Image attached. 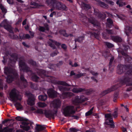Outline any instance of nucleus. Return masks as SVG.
<instances>
[{
	"mask_svg": "<svg viewBox=\"0 0 132 132\" xmlns=\"http://www.w3.org/2000/svg\"><path fill=\"white\" fill-rule=\"evenodd\" d=\"M125 84H126L127 86H132V77L128 76H125L120 80L119 83L113 86L111 88H109L102 92L100 94V95L101 96H103Z\"/></svg>",
	"mask_w": 132,
	"mask_h": 132,
	"instance_id": "1",
	"label": "nucleus"
},
{
	"mask_svg": "<svg viewBox=\"0 0 132 132\" xmlns=\"http://www.w3.org/2000/svg\"><path fill=\"white\" fill-rule=\"evenodd\" d=\"M4 72L7 75L6 78V82L8 83H11L14 79H16L18 78L17 71L11 68L5 67Z\"/></svg>",
	"mask_w": 132,
	"mask_h": 132,
	"instance_id": "2",
	"label": "nucleus"
},
{
	"mask_svg": "<svg viewBox=\"0 0 132 132\" xmlns=\"http://www.w3.org/2000/svg\"><path fill=\"white\" fill-rule=\"evenodd\" d=\"M10 100L13 102H16L17 101H21L22 96L19 94V92L15 88H13L9 93Z\"/></svg>",
	"mask_w": 132,
	"mask_h": 132,
	"instance_id": "3",
	"label": "nucleus"
},
{
	"mask_svg": "<svg viewBox=\"0 0 132 132\" xmlns=\"http://www.w3.org/2000/svg\"><path fill=\"white\" fill-rule=\"evenodd\" d=\"M61 111L65 117H71L76 119L79 118L77 116L73 115L75 113V111L72 109V108H62Z\"/></svg>",
	"mask_w": 132,
	"mask_h": 132,
	"instance_id": "4",
	"label": "nucleus"
},
{
	"mask_svg": "<svg viewBox=\"0 0 132 132\" xmlns=\"http://www.w3.org/2000/svg\"><path fill=\"white\" fill-rule=\"evenodd\" d=\"M15 119L18 121H22L21 122L22 125H20V127L23 130L27 131L30 129V127L28 126L30 122L28 121L27 119L20 116L16 117Z\"/></svg>",
	"mask_w": 132,
	"mask_h": 132,
	"instance_id": "5",
	"label": "nucleus"
},
{
	"mask_svg": "<svg viewBox=\"0 0 132 132\" xmlns=\"http://www.w3.org/2000/svg\"><path fill=\"white\" fill-rule=\"evenodd\" d=\"M19 65L20 71L28 72H31V70L25 62L22 60H20L19 61Z\"/></svg>",
	"mask_w": 132,
	"mask_h": 132,
	"instance_id": "6",
	"label": "nucleus"
},
{
	"mask_svg": "<svg viewBox=\"0 0 132 132\" xmlns=\"http://www.w3.org/2000/svg\"><path fill=\"white\" fill-rule=\"evenodd\" d=\"M57 112V108H53L50 109L45 110L44 114L46 117L48 118L56 116Z\"/></svg>",
	"mask_w": 132,
	"mask_h": 132,
	"instance_id": "7",
	"label": "nucleus"
},
{
	"mask_svg": "<svg viewBox=\"0 0 132 132\" xmlns=\"http://www.w3.org/2000/svg\"><path fill=\"white\" fill-rule=\"evenodd\" d=\"M88 100L87 97L83 95H81L80 97L78 96H76L75 99L72 101L73 103L75 105H79L80 103L87 101Z\"/></svg>",
	"mask_w": 132,
	"mask_h": 132,
	"instance_id": "8",
	"label": "nucleus"
},
{
	"mask_svg": "<svg viewBox=\"0 0 132 132\" xmlns=\"http://www.w3.org/2000/svg\"><path fill=\"white\" fill-rule=\"evenodd\" d=\"M72 91L75 93H78L82 92H84L87 95H89L94 92L92 89L90 88L88 89H85V88H73Z\"/></svg>",
	"mask_w": 132,
	"mask_h": 132,
	"instance_id": "9",
	"label": "nucleus"
},
{
	"mask_svg": "<svg viewBox=\"0 0 132 132\" xmlns=\"http://www.w3.org/2000/svg\"><path fill=\"white\" fill-rule=\"evenodd\" d=\"M130 68L129 65H123L119 64L117 67V73L119 74H121L123 73L126 70Z\"/></svg>",
	"mask_w": 132,
	"mask_h": 132,
	"instance_id": "10",
	"label": "nucleus"
},
{
	"mask_svg": "<svg viewBox=\"0 0 132 132\" xmlns=\"http://www.w3.org/2000/svg\"><path fill=\"white\" fill-rule=\"evenodd\" d=\"M57 0H47L46 2L49 5L53 7H55L58 9L62 4V3L57 1Z\"/></svg>",
	"mask_w": 132,
	"mask_h": 132,
	"instance_id": "11",
	"label": "nucleus"
},
{
	"mask_svg": "<svg viewBox=\"0 0 132 132\" xmlns=\"http://www.w3.org/2000/svg\"><path fill=\"white\" fill-rule=\"evenodd\" d=\"M36 71L38 74L42 78L49 77L48 75V72L44 70L37 69L36 70Z\"/></svg>",
	"mask_w": 132,
	"mask_h": 132,
	"instance_id": "12",
	"label": "nucleus"
},
{
	"mask_svg": "<svg viewBox=\"0 0 132 132\" xmlns=\"http://www.w3.org/2000/svg\"><path fill=\"white\" fill-rule=\"evenodd\" d=\"M27 110L25 111L26 113H31L33 112L34 113H36L40 114H44V110L40 108H38L36 110L35 108H27Z\"/></svg>",
	"mask_w": 132,
	"mask_h": 132,
	"instance_id": "13",
	"label": "nucleus"
},
{
	"mask_svg": "<svg viewBox=\"0 0 132 132\" xmlns=\"http://www.w3.org/2000/svg\"><path fill=\"white\" fill-rule=\"evenodd\" d=\"M11 58L9 59L8 62L9 64L12 66L14 64L17 60L18 55L17 53H14L11 55Z\"/></svg>",
	"mask_w": 132,
	"mask_h": 132,
	"instance_id": "14",
	"label": "nucleus"
},
{
	"mask_svg": "<svg viewBox=\"0 0 132 132\" xmlns=\"http://www.w3.org/2000/svg\"><path fill=\"white\" fill-rule=\"evenodd\" d=\"M94 14L98 18L101 19H105L106 17V15L104 13H102L97 9H94Z\"/></svg>",
	"mask_w": 132,
	"mask_h": 132,
	"instance_id": "15",
	"label": "nucleus"
},
{
	"mask_svg": "<svg viewBox=\"0 0 132 132\" xmlns=\"http://www.w3.org/2000/svg\"><path fill=\"white\" fill-rule=\"evenodd\" d=\"M47 94L49 97L54 98L57 97L58 93L53 89L50 88L48 89Z\"/></svg>",
	"mask_w": 132,
	"mask_h": 132,
	"instance_id": "16",
	"label": "nucleus"
},
{
	"mask_svg": "<svg viewBox=\"0 0 132 132\" xmlns=\"http://www.w3.org/2000/svg\"><path fill=\"white\" fill-rule=\"evenodd\" d=\"M35 98L34 95L30 94L29 96L28 100L27 101V104L31 106L35 104Z\"/></svg>",
	"mask_w": 132,
	"mask_h": 132,
	"instance_id": "17",
	"label": "nucleus"
},
{
	"mask_svg": "<svg viewBox=\"0 0 132 132\" xmlns=\"http://www.w3.org/2000/svg\"><path fill=\"white\" fill-rule=\"evenodd\" d=\"M129 48V46L128 45H124L123 46V50H119L118 52L119 53H120L122 55L125 56H127L128 55L127 53V51Z\"/></svg>",
	"mask_w": 132,
	"mask_h": 132,
	"instance_id": "18",
	"label": "nucleus"
},
{
	"mask_svg": "<svg viewBox=\"0 0 132 132\" xmlns=\"http://www.w3.org/2000/svg\"><path fill=\"white\" fill-rule=\"evenodd\" d=\"M49 40L51 42H48V43L49 45L53 49H55L56 48V47L55 45L52 43H54L55 45L57 46H59L61 45V43L59 42L54 40H53L51 39H49Z\"/></svg>",
	"mask_w": 132,
	"mask_h": 132,
	"instance_id": "19",
	"label": "nucleus"
},
{
	"mask_svg": "<svg viewBox=\"0 0 132 132\" xmlns=\"http://www.w3.org/2000/svg\"><path fill=\"white\" fill-rule=\"evenodd\" d=\"M20 79L21 82L22 84L24 87L26 88L28 85V82L27 80L25 78L23 73H20Z\"/></svg>",
	"mask_w": 132,
	"mask_h": 132,
	"instance_id": "20",
	"label": "nucleus"
},
{
	"mask_svg": "<svg viewBox=\"0 0 132 132\" xmlns=\"http://www.w3.org/2000/svg\"><path fill=\"white\" fill-rule=\"evenodd\" d=\"M52 82L55 84L60 85L66 87L71 86V85L67 83L65 81H62L53 80Z\"/></svg>",
	"mask_w": 132,
	"mask_h": 132,
	"instance_id": "21",
	"label": "nucleus"
},
{
	"mask_svg": "<svg viewBox=\"0 0 132 132\" xmlns=\"http://www.w3.org/2000/svg\"><path fill=\"white\" fill-rule=\"evenodd\" d=\"M38 2H39L38 0H32L30 2V5L34 6H31V8L34 9L42 6Z\"/></svg>",
	"mask_w": 132,
	"mask_h": 132,
	"instance_id": "22",
	"label": "nucleus"
},
{
	"mask_svg": "<svg viewBox=\"0 0 132 132\" xmlns=\"http://www.w3.org/2000/svg\"><path fill=\"white\" fill-rule=\"evenodd\" d=\"M53 107H60L61 104V102L59 99H56L53 100L51 103Z\"/></svg>",
	"mask_w": 132,
	"mask_h": 132,
	"instance_id": "23",
	"label": "nucleus"
},
{
	"mask_svg": "<svg viewBox=\"0 0 132 132\" xmlns=\"http://www.w3.org/2000/svg\"><path fill=\"white\" fill-rule=\"evenodd\" d=\"M73 94L71 92H65L62 93L60 97L63 99H65L68 97H70L72 96Z\"/></svg>",
	"mask_w": 132,
	"mask_h": 132,
	"instance_id": "24",
	"label": "nucleus"
},
{
	"mask_svg": "<svg viewBox=\"0 0 132 132\" xmlns=\"http://www.w3.org/2000/svg\"><path fill=\"white\" fill-rule=\"evenodd\" d=\"M89 22L93 24L94 26H98L99 23L98 21L93 18L91 17L88 19Z\"/></svg>",
	"mask_w": 132,
	"mask_h": 132,
	"instance_id": "25",
	"label": "nucleus"
},
{
	"mask_svg": "<svg viewBox=\"0 0 132 132\" xmlns=\"http://www.w3.org/2000/svg\"><path fill=\"white\" fill-rule=\"evenodd\" d=\"M111 38L113 41L116 42H120L122 41L121 38L117 36H111Z\"/></svg>",
	"mask_w": 132,
	"mask_h": 132,
	"instance_id": "26",
	"label": "nucleus"
},
{
	"mask_svg": "<svg viewBox=\"0 0 132 132\" xmlns=\"http://www.w3.org/2000/svg\"><path fill=\"white\" fill-rule=\"evenodd\" d=\"M125 32L127 35L129 36L130 34H132V27L127 26L125 28Z\"/></svg>",
	"mask_w": 132,
	"mask_h": 132,
	"instance_id": "27",
	"label": "nucleus"
},
{
	"mask_svg": "<svg viewBox=\"0 0 132 132\" xmlns=\"http://www.w3.org/2000/svg\"><path fill=\"white\" fill-rule=\"evenodd\" d=\"M58 88L59 90L62 93L65 92V91H69L70 89V88L65 87L61 86H59Z\"/></svg>",
	"mask_w": 132,
	"mask_h": 132,
	"instance_id": "28",
	"label": "nucleus"
},
{
	"mask_svg": "<svg viewBox=\"0 0 132 132\" xmlns=\"http://www.w3.org/2000/svg\"><path fill=\"white\" fill-rule=\"evenodd\" d=\"M4 28L10 33L13 34H14L12 28L10 25L7 24Z\"/></svg>",
	"mask_w": 132,
	"mask_h": 132,
	"instance_id": "29",
	"label": "nucleus"
},
{
	"mask_svg": "<svg viewBox=\"0 0 132 132\" xmlns=\"http://www.w3.org/2000/svg\"><path fill=\"white\" fill-rule=\"evenodd\" d=\"M28 63L32 66L35 67H37L38 66L36 62L34 61L32 59H29L28 60Z\"/></svg>",
	"mask_w": 132,
	"mask_h": 132,
	"instance_id": "30",
	"label": "nucleus"
},
{
	"mask_svg": "<svg viewBox=\"0 0 132 132\" xmlns=\"http://www.w3.org/2000/svg\"><path fill=\"white\" fill-rule=\"evenodd\" d=\"M87 34L90 35L91 37H94L97 39L99 35L98 34L95 32L88 31L87 32Z\"/></svg>",
	"mask_w": 132,
	"mask_h": 132,
	"instance_id": "31",
	"label": "nucleus"
},
{
	"mask_svg": "<svg viewBox=\"0 0 132 132\" xmlns=\"http://www.w3.org/2000/svg\"><path fill=\"white\" fill-rule=\"evenodd\" d=\"M38 98L39 100L42 101H45L47 98V96L46 95H41L38 96Z\"/></svg>",
	"mask_w": 132,
	"mask_h": 132,
	"instance_id": "32",
	"label": "nucleus"
},
{
	"mask_svg": "<svg viewBox=\"0 0 132 132\" xmlns=\"http://www.w3.org/2000/svg\"><path fill=\"white\" fill-rule=\"evenodd\" d=\"M109 123L107 122H105V123L106 124L110 125L111 128H114L115 126L113 120L112 119L109 120Z\"/></svg>",
	"mask_w": 132,
	"mask_h": 132,
	"instance_id": "33",
	"label": "nucleus"
},
{
	"mask_svg": "<svg viewBox=\"0 0 132 132\" xmlns=\"http://www.w3.org/2000/svg\"><path fill=\"white\" fill-rule=\"evenodd\" d=\"M102 55L105 58H108L110 56L109 52L108 51H103L102 53Z\"/></svg>",
	"mask_w": 132,
	"mask_h": 132,
	"instance_id": "34",
	"label": "nucleus"
},
{
	"mask_svg": "<svg viewBox=\"0 0 132 132\" xmlns=\"http://www.w3.org/2000/svg\"><path fill=\"white\" fill-rule=\"evenodd\" d=\"M119 93L118 92H115L114 94L113 101L114 102H116L118 98Z\"/></svg>",
	"mask_w": 132,
	"mask_h": 132,
	"instance_id": "35",
	"label": "nucleus"
},
{
	"mask_svg": "<svg viewBox=\"0 0 132 132\" xmlns=\"http://www.w3.org/2000/svg\"><path fill=\"white\" fill-rule=\"evenodd\" d=\"M82 6L86 10H88L91 8V6L90 5L88 4H86L84 2H82Z\"/></svg>",
	"mask_w": 132,
	"mask_h": 132,
	"instance_id": "36",
	"label": "nucleus"
},
{
	"mask_svg": "<svg viewBox=\"0 0 132 132\" xmlns=\"http://www.w3.org/2000/svg\"><path fill=\"white\" fill-rule=\"evenodd\" d=\"M37 127L36 129L38 131H41L44 130L45 128L42 126L38 125H36Z\"/></svg>",
	"mask_w": 132,
	"mask_h": 132,
	"instance_id": "37",
	"label": "nucleus"
},
{
	"mask_svg": "<svg viewBox=\"0 0 132 132\" xmlns=\"http://www.w3.org/2000/svg\"><path fill=\"white\" fill-rule=\"evenodd\" d=\"M31 79L32 80L35 82L38 81L39 77L35 74H33L31 76Z\"/></svg>",
	"mask_w": 132,
	"mask_h": 132,
	"instance_id": "38",
	"label": "nucleus"
},
{
	"mask_svg": "<svg viewBox=\"0 0 132 132\" xmlns=\"http://www.w3.org/2000/svg\"><path fill=\"white\" fill-rule=\"evenodd\" d=\"M107 21L109 23V24L107 25V26L109 28H110V26L111 25H112L113 23L112 20L111 19L109 18L107 19Z\"/></svg>",
	"mask_w": 132,
	"mask_h": 132,
	"instance_id": "39",
	"label": "nucleus"
},
{
	"mask_svg": "<svg viewBox=\"0 0 132 132\" xmlns=\"http://www.w3.org/2000/svg\"><path fill=\"white\" fill-rule=\"evenodd\" d=\"M37 105L39 107H44L46 106V104L44 102H39L37 103Z\"/></svg>",
	"mask_w": 132,
	"mask_h": 132,
	"instance_id": "40",
	"label": "nucleus"
},
{
	"mask_svg": "<svg viewBox=\"0 0 132 132\" xmlns=\"http://www.w3.org/2000/svg\"><path fill=\"white\" fill-rule=\"evenodd\" d=\"M29 84L30 87L32 89L35 90L37 89V85L33 83L32 82H30Z\"/></svg>",
	"mask_w": 132,
	"mask_h": 132,
	"instance_id": "41",
	"label": "nucleus"
},
{
	"mask_svg": "<svg viewBox=\"0 0 132 132\" xmlns=\"http://www.w3.org/2000/svg\"><path fill=\"white\" fill-rule=\"evenodd\" d=\"M85 76V73H80L76 75L74 77V78H78L81 77L82 76Z\"/></svg>",
	"mask_w": 132,
	"mask_h": 132,
	"instance_id": "42",
	"label": "nucleus"
},
{
	"mask_svg": "<svg viewBox=\"0 0 132 132\" xmlns=\"http://www.w3.org/2000/svg\"><path fill=\"white\" fill-rule=\"evenodd\" d=\"M7 20L6 19H4L0 24V26L1 27H4L7 24Z\"/></svg>",
	"mask_w": 132,
	"mask_h": 132,
	"instance_id": "43",
	"label": "nucleus"
},
{
	"mask_svg": "<svg viewBox=\"0 0 132 132\" xmlns=\"http://www.w3.org/2000/svg\"><path fill=\"white\" fill-rule=\"evenodd\" d=\"M59 10H63L65 11L67 10V7L64 4L62 3L58 9Z\"/></svg>",
	"mask_w": 132,
	"mask_h": 132,
	"instance_id": "44",
	"label": "nucleus"
},
{
	"mask_svg": "<svg viewBox=\"0 0 132 132\" xmlns=\"http://www.w3.org/2000/svg\"><path fill=\"white\" fill-rule=\"evenodd\" d=\"M83 39L84 38L83 37H80L76 39L75 40V42H78L81 43L82 42Z\"/></svg>",
	"mask_w": 132,
	"mask_h": 132,
	"instance_id": "45",
	"label": "nucleus"
},
{
	"mask_svg": "<svg viewBox=\"0 0 132 132\" xmlns=\"http://www.w3.org/2000/svg\"><path fill=\"white\" fill-rule=\"evenodd\" d=\"M9 36L10 38L12 39H17L18 38V37L16 35H12V34H10Z\"/></svg>",
	"mask_w": 132,
	"mask_h": 132,
	"instance_id": "46",
	"label": "nucleus"
},
{
	"mask_svg": "<svg viewBox=\"0 0 132 132\" xmlns=\"http://www.w3.org/2000/svg\"><path fill=\"white\" fill-rule=\"evenodd\" d=\"M93 108H92L89 111L85 113V116H86L91 115L93 113Z\"/></svg>",
	"mask_w": 132,
	"mask_h": 132,
	"instance_id": "47",
	"label": "nucleus"
},
{
	"mask_svg": "<svg viewBox=\"0 0 132 132\" xmlns=\"http://www.w3.org/2000/svg\"><path fill=\"white\" fill-rule=\"evenodd\" d=\"M99 4L101 6L104 8H106L108 7V5L103 2H99Z\"/></svg>",
	"mask_w": 132,
	"mask_h": 132,
	"instance_id": "48",
	"label": "nucleus"
},
{
	"mask_svg": "<svg viewBox=\"0 0 132 132\" xmlns=\"http://www.w3.org/2000/svg\"><path fill=\"white\" fill-rule=\"evenodd\" d=\"M106 31L107 34L110 35L113 34L114 33V30H113L106 29Z\"/></svg>",
	"mask_w": 132,
	"mask_h": 132,
	"instance_id": "49",
	"label": "nucleus"
},
{
	"mask_svg": "<svg viewBox=\"0 0 132 132\" xmlns=\"http://www.w3.org/2000/svg\"><path fill=\"white\" fill-rule=\"evenodd\" d=\"M105 44L107 47L109 48H111L114 46V45L113 44L108 42H106Z\"/></svg>",
	"mask_w": 132,
	"mask_h": 132,
	"instance_id": "50",
	"label": "nucleus"
},
{
	"mask_svg": "<svg viewBox=\"0 0 132 132\" xmlns=\"http://www.w3.org/2000/svg\"><path fill=\"white\" fill-rule=\"evenodd\" d=\"M0 8L3 13H6L7 11L6 9L4 8V7L2 4H0Z\"/></svg>",
	"mask_w": 132,
	"mask_h": 132,
	"instance_id": "51",
	"label": "nucleus"
},
{
	"mask_svg": "<svg viewBox=\"0 0 132 132\" xmlns=\"http://www.w3.org/2000/svg\"><path fill=\"white\" fill-rule=\"evenodd\" d=\"M114 60V57L113 56L112 57L110 60V62L109 64V67L110 68L111 67L112 63Z\"/></svg>",
	"mask_w": 132,
	"mask_h": 132,
	"instance_id": "52",
	"label": "nucleus"
},
{
	"mask_svg": "<svg viewBox=\"0 0 132 132\" xmlns=\"http://www.w3.org/2000/svg\"><path fill=\"white\" fill-rule=\"evenodd\" d=\"M46 30L45 28L43 26H39V30L41 32H44Z\"/></svg>",
	"mask_w": 132,
	"mask_h": 132,
	"instance_id": "53",
	"label": "nucleus"
},
{
	"mask_svg": "<svg viewBox=\"0 0 132 132\" xmlns=\"http://www.w3.org/2000/svg\"><path fill=\"white\" fill-rule=\"evenodd\" d=\"M105 118H108L110 119H112V115L111 113L106 114L105 115Z\"/></svg>",
	"mask_w": 132,
	"mask_h": 132,
	"instance_id": "54",
	"label": "nucleus"
},
{
	"mask_svg": "<svg viewBox=\"0 0 132 132\" xmlns=\"http://www.w3.org/2000/svg\"><path fill=\"white\" fill-rule=\"evenodd\" d=\"M126 75L132 76V69H130L127 71L126 73Z\"/></svg>",
	"mask_w": 132,
	"mask_h": 132,
	"instance_id": "55",
	"label": "nucleus"
},
{
	"mask_svg": "<svg viewBox=\"0 0 132 132\" xmlns=\"http://www.w3.org/2000/svg\"><path fill=\"white\" fill-rule=\"evenodd\" d=\"M105 1L106 3L109 4L111 5H114V3L112 1H109L108 0H105Z\"/></svg>",
	"mask_w": 132,
	"mask_h": 132,
	"instance_id": "56",
	"label": "nucleus"
},
{
	"mask_svg": "<svg viewBox=\"0 0 132 132\" xmlns=\"http://www.w3.org/2000/svg\"><path fill=\"white\" fill-rule=\"evenodd\" d=\"M58 53V52H57V50H56L54 51L51 54V56L53 57L54 56L56 55Z\"/></svg>",
	"mask_w": 132,
	"mask_h": 132,
	"instance_id": "57",
	"label": "nucleus"
},
{
	"mask_svg": "<svg viewBox=\"0 0 132 132\" xmlns=\"http://www.w3.org/2000/svg\"><path fill=\"white\" fill-rule=\"evenodd\" d=\"M112 115L114 118H116L118 116V113L117 111H115L112 114Z\"/></svg>",
	"mask_w": 132,
	"mask_h": 132,
	"instance_id": "58",
	"label": "nucleus"
},
{
	"mask_svg": "<svg viewBox=\"0 0 132 132\" xmlns=\"http://www.w3.org/2000/svg\"><path fill=\"white\" fill-rule=\"evenodd\" d=\"M14 105L15 107H23L21 106L19 102H16L15 104Z\"/></svg>",
	"mask_w": 132,
	"mask_h": 132,
	"instance_id": "59",
	"label": "nucleus"
},
{
	"mask_svg": "<svg viewBox=\"0 0 132 132\" xmlns=\"http://www.w3.org/2000/svg\"><path fill=\"white\" fill-rule=\"evenodd\" d=\"M59 32L60 34L63 35L66 32V31L64 29H62Z\"/></svg>",
	"mask_w": 132,
	"mask_h": 132,
	"instance_id": "60",
	"label": "nucleus"
},
{
	"mask_svg": "<svg viewBox=\"0 0 132 132\" xmlns=\"http://www.w3.org/2000/svg\"><path fill=\"white\" fill-rule=\"evenodd\" d=\"M61 47L64 50H65L67 48V46L65 44H62L61 45Z\"/></svg>",
	"mask_w": 132,
	"mask_h": 132,
	"instance_id": "61",
	"label": "nucleus"
},
{
	"mask_svg": "<svg viewBox=\"0 0 132 132\" xmlns=\"http://www.w3.org/2000/svg\"><path fill=\"white\" fill-rule=\"evenodd\" d=\"M71 131H73V132H77L78 131L77 130L74 128H71L69 129Z\"/></svg>",
	"mask_w": 132,
	"mask_h": 132,
	"instance_id": "62",
	"label": "nucleus"
},
{
	"mask_svg": "<svg viewBox=\"0 0 132 132\" xmlns=\"http://www.w3.org/2000/svg\"><path fill=\"white\" fill-rule=\"evenodd\" d=\"M5 131L4 132H13V129L11 128H7Z\"/></svg>",
	"mask_w": 132,
	"mask_h": 132,
	"instance_id": "63",
	"label": "nucleus"
},
{
	"mask_svg": "<svg viewBox=\"0 0 132 132\" xmlns=\"http://www.w3.org/2000/svg\"><path fill=\"white\" fill-rule=\"evenodd\" d=\"M6 129L7 128H5L3 129H2V126L0 125V132H3L6 131Z\"/></svg>",
	"mask_w": 132,
	"mask_h": 132,
	"instance_id": "64",
	"label": "nucleus"
}]
</instances>
